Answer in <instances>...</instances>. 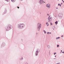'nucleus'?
<instances>
[{
	"label": "nucleus",
	"instance_id": "1",
	"mask_svg": "<svg viewBox=\"0 0 64 64\" xmlns=\"http://www.w3.org/2000/svg\"><path fill=\"white\" fill-rule=\"evenodd\" d=\"M25 25V24H18V29H22L23 28H24Z\"/></svg>",
	"mask_w": 64,
	"mask_h": 64
},
{
	"label": "nucleus",
	"instance_id": "2",
	"mask_svg": "<svg viewBox=\"0 0 64 64\" xmlns=\"http://www.w3.org/2000/svg\"><path fill=\"white\" fill-rule=\"evenodd\" d=\"M12 28V26L10 24H8L6 26V31H8L11 29Z\"/></svg>",
	"mask_w": 64,
	"mask_h": 64
},
{
	"label": "nucleus",
	"instance_id": "3",
	"mask_svg": "<svg viewBox=\"0 0 64 64\" xmlns=\"http://www.w3.org/2000/svg\"><path fill=\"white\" fill-rule=\"evenodd\" d=\"M41 27V24L40 23H38L37 24V30L38 31H40V29Z\"/></svg>",
	"mask_w": 64,
	"mask_h": 64
},
{
	"label": "nucleus",
	"instance_id": "4",
	"mask_svg": "<svg viewBox=\"0 0 64 64\" xmlns=\"http://www.w3.org/2000/svg\"><path fill=\"white\" fill-rule=\"evenodd\" d=\"M40 52V50L39 49H37L35 53V56H37L38 55V53Z\"/></svg>",
	"mask_w": 64,
	"mask_h": 64
},
{
	"label": "nucleus",
	"instance_id": "5",
	"mask_svg": "<svg viewBox=\"0 0 64 64\" xmlns=\"http://www.w3.org/2000/svg\"><path fill=\"white\" fill-rule=\"evenodd\" d=\"M52 18L50 17V16L48 18V22H50L52 21Z\"/></svg>",
	"mask_w": 64,
	"mask_h": 64
},
{
	"label": "nucleus",
	"instance_id": "6",
	"mask_svg": "<svg viewBox=\"0 0 64 64\" xmlns=\"http://www.w3.org/2000/svg\"><path fill=\"white\" fill-rule=\"evenodd\" d=\"M5 45H6V44H5V43L4 42H3L2 43L1 46V47H4V46H5Z\"/></svg>",
	"mask_w": 64,
	"mask_h": 64
},
{
	"label": "nucleus",
	"instance_id": "7",
	"mask_svg": "<svg viewBox=\"0 0 64 64\" xmlns=\"http://www.w3.org/2000/svg\"><path fill=\"white\" fill-rule=\"evenodd\" d=\"M39 3L40 4H42V3H43V0H40L39 1Z\"/></svg>",
	"mask_w": 64,
	"mask_h": 64
},
{
	"label": "nucleus",
	"instance_id": "8",
	"mask_svg": "<svg viewBox=\"0 0 64 64\" xmlns=\"http://www.w3.org/2000/svg\"><path fill=\"white\" fill-rule=\"evenodd\" d=\"M58 16L60 18H61L62 17V14L61 13H60L58 14Z\"/></svg>",
	"mask_w": 64,
	"mask_h": 64
},
{
	"label": "nucleus",
	"instance_id": "9",
	"mask_svg": "<svg viewBox=\"0 0 64 64\" xmlns=\"http://www.w3.org/2000/svg\"><path fill=\"white\" fill-rule=\"evenodd\" d=\"M46 7H48L49 8H50V4H46Z\"/></svg>",
	"mask_w": 64,
	"mask_h": 64
},
{
	"label": "nucleus",
	"instance_id": "10",
	"mask_svg": "<svg viewBox=\"0 0 64 64\" xmlns=\"http://www.w3.org/2000/svg\"><path fill=\"white\" fill-rule=\"evenodd\" d=\"M6 12H7V10L6 9H5L4 12L3 13V14H4L5 13H6Z\"/></svg>",
	"mask_w": 64,
	"mask_h": 64
},
{
	"label": "nucleus",
	"instance_id": "11",
	"mask_svg": "<svg viewBox=\"0 0 64 64\" xmlns=\"http://www.w3.org/2000/svg\"><path fill=\"white\" fill-rule=\"evenodd\" d=\"M19 60H23V57H22L20 58L19 59Z\"/></svg>",
	"mask_w": 64,
	"mask_h": 64
},
{
	"label": "nucleus",
	"instance_id": "12",
	"mask_svg": "<svg viewBox=\"0 0 64 64\" xmlns=\"http://www.w3.org/2000/svg\"><path fill=\"white\" fill-rule=\"evenodd\" d=\"M56 25H57L58 24V21H56L55 23Z\"/></svg>",
	"mask_w": 64,
	"mask_h": 64
},
{
	"label": "nucleus",
	"instance_id": "13",
	"mask_svg": "<svg viewBox=\"0 0 64 64\" xmlns=\"http://www.w3.org/2000/svg\"><path fill=\"white\" fill-rule=\"evenodd\" d=\"M12 2H15L16 1V0H11Z\"/></svg>",
	"mask_w": 64,
	"mask_h": 64
},
{
	"label": "nucleus",
	"instance_id": "14",
	"mask_svg": "<svg viewBox=\"0 0 64 64\" xmlns=\"http://www.w3.org/2000/svg\"><path fill=\"white\" fill-rule=\"evenodd\" d=\"M47 47L48 48H50V46L49 45H48L47 46Z\"/></svg>",
	"mask_w": 64,
	"mask_h": 64
},
{
	"label": "nucleus",
	"instance_id": "15",
	"mask_svg": "<svg viewBox=\"0 0 64 64\" xmlns=\"http://www.w3.org/2000/svg\"><path fill=\"white\" fill-rule=\"evenodd\" d=\"M46 24L47 25V26H48L49 25V24H48V22L46 23Z\"/></svg>",
	"mask_w": 64,
	"mask_h": 64
},
{
	"label": "nucleus",
	"instance_id": "16",
	"mask_svg": "<svg viewBox=\"0 0 64 64\" xmlns=\"http://www.w3.org/2000/svg\"><path fill=\"white\" fill-rule=\"evenodd\" d=\"M60 37H58V38H56V40H57V39H60Z\"/></svg>",
	"mask_w": 64,
	"mask_h": 64
},
{
	"label": "nucleus",
	"instance_id": "17",
	"mask_svg": "<svg viewBox=\"0 0 64 64\" xmlns=\"http://www.w3.org/2000/svg\"><path fill=\"white\" fill-rule=\"evenodd\" d=\"M43 32H44L45 34H46V32L45 30H44L43 31Z\"/></svg>",
	"mask_w": 64,
	"mask_h": 64
},
{
	"label": "nucleus",
	"instance_id": "18",
	"mask_svg": "<svg viewBox=\"0 0 64 64\" xmlns=\"http://www.w3.org/2000/svg\"><path fill=\"white\" fill-rule=\"evenodd\" d=\"M58 6H60V7H61V4H58Z\"/></svg>",
	"mask_w": 64,
	"mask_h": 64
},
{
	"label": "nucleus",
	"instance_id": "19",
	"mask_svg": "<svg viewBox=\"0 0 64 64\" xmlns=\"http://www.w3.org/2000/svg\"><path fill=\"white\" fill-rule=\"evenodd\" d=\"M59 47V44H58L57 45V47Z\"/></svg>",
	"mask_w": 64,
	"mask_h": 64
},
{
	"label": "nucleus",
	"instance_id": "20",
	"mask_svg": "<svg viewBox=\"0 0 64 64\" xmlns=\"http://www.w3.org/2000/svg\"><path fill=\"white\" fill-rule=\"evenodd\" d=\"M5 1H7V2H8L9 0H4Z\"/></svg>",
	"mask_w": 64,
	"mask_h": 64
},
{
	"label": "nucleus",
	"instance_id": "21",
	"mask_svg": "<svg viewBox=\"0 0 64 64\" xmlns=\"http://www.w3.org/2000/svg\"><path fill=\"white\" fill-rule=\"evenodd\" d=\"M55 54H56V52H54V55H55Z\"/></svg>",
	"mask_w": 64,
	"mask_h": 64
},
{
	"label": "nucleus",
	"instance_id": "22",
	"mask_svg": "<svg viewBox=\"0 0 64 64\" xmlns=\"http://www.w3.org/2000/svg\"><path fill=\"white\" fill-rule=\"evenodd\" d=\"M47 34H49V32H47Z\"/></svg>",
	"mask_w": 64,
	"mask_h": 64
},
{
	"label": "nucleus",
	"instance_id": "23",
	"mask_svg": "<svg viewBox=\"0 0 64 64\" xmlns=\"http://www.w3.org/2000/svg\"><path fill=\"white\" fill-rule=\"evenodd\" d=\"M50 25H52V22H50Z\"/></svg>",
	"mask_w": 64,
	"mask_h": 64
},
{
	"label": "nucleus",
	"instance_id": "24",
	"mask_svg": "<svg viewBox=\"0 0 64 64\" xmlns=\"http://www.w3.org/2000/svg\"><path fill=\"white\" fill-rule=\"evenodd\" d=\"M56 9H58V8L56 7Z\"/></svg>",
	"mask_w": 64,
	"mask_h": 64
},
{
	"label": "nucleus",
	"instance_id": "25",
	"mask_svg": "<svg viewBox=\"0 0 64 64\" xmlns=\"http://www.w3.org/2000/svg\"><path fill=\"white\" fill-rule=\"evenodd\" d=\"M51 34V32H49V34Z\"/></svg>",
	"mask_w": 64,
	"mask_h": 64
},
{
	"label": "nucleus",
	"instance_id": "26",
	"mask_svg": "<svg viewBox=\"0 0 64 64\" xmlns=\"http://www.w3.org/2000/svg\"><path fill=\"white\" fill-rule=\"evenodd\" d=\"M17 8H18V9H19V6H18V7H17Z\"/></svg>",
	"mask_w": 64,
	"mask_h": 64
},
{
	"label": "nucleus",
	"instance_id": "27",
	"mask_svg": "<svg viewBox=\"0 0 64 64\" xmlns=\"http://www.w3.org/2000/svg\"><path fill=\"white\" fill-rule=\"evenodd\" d=\"M60 64V63H58L57 64Z\"/></svg>",
	"mask_w": 64,
	"mask_h": 64
},
{
	"label": "nucleus",
	"instance_id": "28",
	"mask_svg": "<svg viewBox=\"0 0 64 64\" xmlns=\"http://www.w3.org/2000/svg\"><path fill=\"white\" fill-rule=\"evenodd\" d=\"M62 53H64V52H62Z\"/></svg>",
	"mask_w": 64,
	"mask_h": 64
},
{
	"label": "nucleus",
	"instance_id": "29",
	"mask_svg": "<svg viewBox=\"0 0 64 64\" xmlns=\"http://www.w3.org/2000/svg\"><path fill=\"white\" fill-rule=\"evenodd\" d=\"M47 15H48V16H49V15L48 14H47Z\"/></svg>",
	"mask_w": 64,
	"mask_h": 64
},
{
	"label": "nucleus",
	"instance_id": "30",
	"mask_svg": "<svg viewBox=\"0 0 64 64\" xmlns=\"http://www.w3.org/2000/svg\"><path fill=\"white\" fill-rule=\"evenodd\" d=\"M63 35L62 36H61L62 37H63Z\"/></svg>",
	"mask_w": 64,
	"mask_h": 64
},
{
	"label": "nucleus",
	"instance_id": "31",
	"mask_svg": "<svg viewBox=\"0 0 64 64\" xmlns=\"http://www.w3.org/2000/svg\"><path fill=\"white\" fill-rule=\"evenodd\" d=\"M63 4V3H61V5H62V4Z\"/></svg>",
	"mask_w": 64,
	"mask_h": 64
},
{
	"label": "nucleus",
	"instance_id": "32",
	"mask_svg": "<svg viewBox=\"0 0 64 64\" xmlns=\"http://www.w3.org/2000/svg\"><path fill=\"white\" fill-rule=\"evenodd\" d=\"M52 27H54V28H55V26H52Z\"/></svg>",
	"mask_w": 64,
	"mask_h": 64
},
{
	"label": "nucleus",
	"instance_id": "33",
	"mask_svg": "<svg viewBox=\"0 0 64 64\" xmlns=\"http://www.w3.org/2000/svg\"><path fill=\"white\" fill-rule=\"evenodd\" d=\"M61 52H62V50H61Z\"/></svg>",
	"mask_w": 64,
	"mask_h": 64
},
{
	"label": "nucleus",
	"instance_id": "34",
	"mask_svg": "<svg viewBox=\"0 0 64 64\" xmlns=\"http://www.w3.org/2000/svg\"><path fill=\"white\" fill-rule=\"evenodd\" d=\"M43 2L44 3H45V2H44L43 1Z\"/></svg>",
	"mask_w": 64,
	"mask_h": 64
},
{
	"label": "nucleus",
	"instance_id": "35",
	"mask_svg": "<svg viewBox=\"0 0 64 64\" xmlns=\"http://www.w3.org/2000/svg\"><path fill=\"white\" fill-rule=\"evenodd\" d=\"M62 0V1H63H63H63V0Z\"/></svg>",
	"mask_w": 64,
	"mask_h": 64
},
{
	"label": "nucleus",
	"instance_id": "36",
	"mask_svg": "<svg viewBox=\"0 0 64 64\" xmlns=\"http://www.w3.org/2000/svg\"><path fill=\"white\" fill-rule=\"evenodd\" d=\"M55 57H56V55L55 56Z\"/></svg>",
	"mask_w": 64,
	"mask_h": 64
},
{
	"label": "nucleus",
	"instance_id": "37",
	"mask_svg": "<svg viewBox=\"0 0 64 64\" xmlns=\"http://www.w3.org/2000/svg\"><path fill=\"white\" fill-rule=\"evenodd\" d=\"M36 34H38V33H36Z\"/></svg>",
	"mask_w": 64,
	"mask_h": 64
},
{
	"label": "nucleus",
	"instance_id": "38",
	"mask_svg": "<svg viewBox=\"0 0 64 64\" xmlns=\"http://www.w3.org/2000/svg\"><path fill=\"white\" fill-rule=\"evenodd\" d=\"M20 1H23V0H20Z\"/></svg>",
	"mask_w": 64,
	"mask_h": 64
},
{
	"label": "nucleus",
	"instance_id": "39",
	"mask_svg": "<svg viewBox=\"0 0 64 64\" xmlns=\"http://www.w3.org/2000/svg\"><path fill=\"white\" fill-rule=\"evenodd\" d=\"M56 59L55 58H54V59Z\"/></svg>",
	"mask_w": 64,
	"mask_h": 64
},
{
	"label": "nucleus",
	"instance_id": "40",
	"mask_svg": "<svg viewBox=\"0 0 64 64\" xmlns=\"http://www.w3.org/2000/svg\"><path fill=\"white\" fill-rule=\"evenodd\" d=\"M53 30H54V29H53Z\"/></svg>",
	"mask_w": 64,
	"mask_h": 64
},
{
	"label": "nucleus",
	"instance_id": "41",
	"mask_svg": "<svg viewBox=\"0 0 64 64\" xmlns=\"http://www.w3.org/2000/svg\"><path fill=\"white\" fill-rule=\"evenodd\" d=\"M63 2H64V1H63Z\"/></svg>",
	"mask_w": 64,
	"mask_h": 64
},
{
	"label": "nucleus",
	"instance_id": "42",
	"mask_svg": "<svg viewBox=\"0 0 64 64\" xmlns=\"http://www.w3.org/2000/svg\"><path fill=\"white\" fill-rule=\"evenodd\" d=\"M58 1H59V0H58Z\"/></svg>",
	"mask_w": 64,
	"mask_h": 64
},
{
	"label": "nucleus",
	"instance_id": "43",
	"mask_svg": "<svg viewBox=\"0 0 64 64\" xmlns=\"http://www.w3.org/2000/svg\"><path fill=\"white\" fill-rule=\"evenodd\" d=\"M53 24H52V25H53Z\"/></svg>",
	"mask_w": 64,
	"mask_h": 64
},
{
	"label": "nucleus",
	"instance_id": "44",
	"mask_svg": "<svg viewBox=\"0 0 64 64\" xmlns=\"http://www.w3.org/2000/svg\"><path fill=\"white\" fill-rule=\"evenodd\" d=\"M40 14H41V13H40Z\"/></svg>",
	"mask_w": 64,
	"mask_h": 64
}]
</instances>
